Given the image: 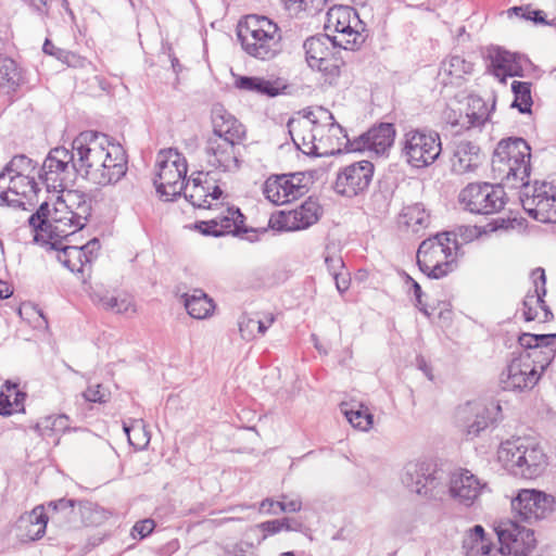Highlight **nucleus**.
<instances>
[{"label": "nucleus", "mask_w": 556, "mask_h": 556, "mask_svg": "<svg viewBox=\"0 0 556 556\" xmlns=\"http://www.w3.org/2000/svg\"><path fill=\"white\" fill-rule=\"evenodd\" d=\"M78 174L94 185L116 184L127 172L123 147L101 132H80L72 142Z\"/></svg>", "instance_id": "1"}, {"label": "nucleus", "mask_w": 556, "mask_h": 556, "mask_svg": "<svg viewBox=\"0 0 556 556\" xmlns=\"http://www.w3.org/2000/svg\"><path fill=\"white\" fill-rule=\"evenodd\" d=\"M52 203L43 202L29 216L34 230L48 232L51 239H65L81 230L91 215V201L84 192L63 189Z\"/></svg>", "instance_id": "2"}, {"label": "nucleus", "mask_w": 556, "mask_h": 556, "mask_svg": "<svg viewBox=\"0 0 556 556\" xmlns=\"http://www.w3.org/2000/svg\"><path fill=\"white\" fill-rule=\"evenodd\" d=\"M531 148L522 138H507L497 143L492 156L494 177L509 188L529 184Z\"/></svg>", "instance_id": "3"}, {"label": "nucleus", "mask_w": 556, "mask_h": 556, "mask_svg": "<svg viewBox=\"0 0 556 556\" xmlns=\"http://www.w3.org/2000/svg\"><path fill=\"white\" fill-rule=\"evenodd\" d=\"M237 36L244 52L255 59L271 60L282 51L280 29L266 16H247L239 23Z\"/></svg>", "instance_id": "4"}, {"label": "nucleus", "mask_w": 556, "mask_h": 556, "mask_svg": "<svg viewBox=\"0 0 556 556\" xmlns=\"http://www.w3.org/2000/svg\"><path fill=\"white\" fill-rule=\"evenodd\" d=\"M497 458L513 475L526 479L540 476L546 464L543 450L528 438H516L503 442L498 447Z\"/></svg>", "instance_id": "5"}, {"label": "nucleus", "mask_w": 556, "mask_h": 556, "mask_svg": "<svg viewBox=\"0 0 556 556\" xmlns=\"http://www.w3.org/2000/svg\"><path fill=\"white\" fill-rule=\"evenodd\" d=\"M457 242L453 232L438 233L424 240L417 251L419 269L431 279H441L456 267Z\"/></svg>", "instance_id": "6"}, {"label": "nucleus", "mask_w": 556, "mask_h": 556, "mask_svg": "<svg viewBox=\"0 0 556 556\" xmlns=\"http://www.w3.org/2000/svg\"><path fill=\"white\" fill-rule=\"evenodd\" d=\"M536 350L530 354H519L513 358L501 374V384L504 390H531L540 380L542 372L551 364V353L547 357L538 358Z\"/></svg>", "instance_id": "7"}, {"label": "nucleus", "mask_w": 556, "mask_h": 556, "mask_svg": "<svg viewBox=\"0 0 556 556\" xmlns=\"http://www.w3.org/2000/svg\"><path fill=\"white\" fill-rule=\"evenodd\" d=\"M187 161L176 149L162 150L156 159V178L154 185L157 193L169 201L179 195L185 188Z\"/></svg>", "instance_id": "8"}, {"label": "nucleus", "mask_w": 556, "mask_h": 556, "mask_svg": "<svg viewBox=\"0 0 556 556\" xmlns=\"http://www.w3.org/2000/svg\"><path fill=\"white\" fill-rule=\"evenodd\" d=\"M75 154L64 147L52 149L46 156L38 178L48 191H60L71 186L78 174Z\"/></svg>", "instance_id": "9"}, {"label": "nucleus", "mask_w": 556, "mask_h": 556, "mask_svg": "<svg viewBox=\"0 0 556 556\" xmlns=\"http://www.w3.org/2000/svg\"><path fill=\"white\" fill-rule=\"evenodd\" d=\"M326 30L336 35L331 36L334 43L344 50H355L365 40L364 27L356 12L344 5L333 7L327 13Z\"/></svg>", "instance_id": "10"}, {"label": "nucleus", "mask_w": 556, "mask_h": 556, "mask_svg": "<svg viewBox=\"0 0 556 556\" xmlns=\"http://www.w3.org/2000/svg\"><path fill=\"white\" fill-rule=\"evenodd\" d=\"M402 146L403 156L415 168L431 165L442 152L439 134L427 129L408 130L404 135Z\"/></svg>", "instance_id": "11"}, {"label": "nucleus", "mask_w": 556, "mask_h": 556, "mask_svg": "<svg viewBox=\"0 0 556 556\" xmlns=\"http://www.w3.org/2000/svg\"><path fill=\"white\" fill-rule=\"evenodd\" d=\"M503 186L469 184L459 193V202L475 214H493L500 212L506 204Z\"/></svg>", "instance_id": "12"}, {"label": "nucleus", "mask_w": 556, "mask_h": 556, "mask_svg": "<svg viewBox=\"0 0 556 556\" xmlns=\"http://www.w3.org/2000/svg\"><path fill=\"white\" fill-rule=\"evenodd\" d=\"M511 508L521 520L532 523L548 518L556 510V498L536 489H521L511 500Z\"/></svg>", "instance_id": "13"}, {"label": "nucleus", "mask_w": 556, "mask_h": 556, "mask_svg": "<svg viewBox=\"0 0 556 556\" xmlns=\"http://www.w3.org/2000/svg\"><path fill=\"white\" fill-rule=\"evenodd\" d=\"M490 492L489 483L466 468H458L450 475L448 493L458 505L471 507Z\"/></svg>", "instance_id": "14"}, {"label": "nucleus", "mask_w": 556, "mask_h": 556, "mask_svg": "<svg viewBox=\"0 0 556 556\" xmlns=\"http://www.w3.org/2000/svg\"><path fill=\"white\" fill-rule=\"evenodd\" d=\"M374 170V164L365 160L345 165L338 170L333 189L346 198L363 194L370 186Z\"/></svg>", "instance_id": "15"}, {"label": "nucleus", "mask_w": 556, "mask_h": 556, "mask_svg": "<svg viewBox=\"0 0 556 556\" xmlns=\"http://www.w3.org/2000/svg\"><path fill=\"white\" fill-rule=\"evenodd\" d=\"M306 177L303 173L274 175L266 179L263 193L276 205H282L305 194Z\"/></svg>", "instance_id": "16"}, {"label": "nucleus", "mask_w": 556, "mask_h": 556, "mask_svg": "<svg viewBox=\"0 0 556 556\" xmlns=\"http://www.w3.org/2000/svg\"><path fill=\"white\" fill-rule=\"evenodd\" d=\"M320 214V205L317 201L309 198L294 210L281 211L273 215L269 219V225L273 229L280 231L303 230L316 224Z\"/></svg>", "instance_id": "17"}, {"label": "nucleus", "mask_w": 556, "mask_h": 556, "mask_svg": "<svg viewBox=\"0 0 556 556\" xmlns=\"http://www.w3.org/2000/svg\"><path fill=\"white\" fill-rule=\"evenodd\" d=\"M240 144L228 139L210 137L205 146V161L207 167L223 172L235 173L240 167Z\"/></svg>", "instance_id": "18"}, {"label": "nucleus", "mask_w": 556, "mask_h": 556, "mask_svg": "<svg viewBox=\"0 0 556 556\" xmlns=\"http://www.w3.org/2000/svg\"><path fill=\"white\" fill-rule=\"evenodd\" d=\"M435 470L429 462H409L401 473V481L406 489L418 495L429 496L438 485Z\"/></svg>", "instance_id": "19"}, {"label": "nucleus", "mask_w": 556, "mask_h": 556, "mask_svg": "<svg viewBox=\"0 0 556 556\" xmlns=\"http://www.w3.org/2000/svg\"><path fill=\"white\" fill-rule=\"evenodd\" d=\"M48 507L53 511L52 519L59 521L65 520L74 522L75 517L79 514L81 522L85 526L97 525L101 520V513L98 507L90 502H76L74 500L61 498L50 502Z\"/></svg>", "instance_id": "20"}, {"label": "nucleus", "mask_w": 556, "mask_h": 556, "mask_svg": "<svg viewBox=\"0 0 556 556\" xmlns=\"http://www.w3.org/2000/svg\"><path fill=\"white\" fill-rule=\"evenodd\" d=\"M288 130L293 143L302 153L311 156L327 155V150L323 142L319 141V146H315L316 138L311 112L302 118H291L288 122Z\"/></svg>", "instance_id": "21"}, {"label": "nucleus", "mask_w": 556, "mask_h": 556, "mask_svg": "<svg viewBox=\"0 0 556 556\" xmlns=\"http://www.w3.org/2000/svg\"><path fill=\"white\" fill-rule=\"evenodd\" d=\"M533 280V291H529L525 296L522 303L523 317L527 321L539 319L541 321H547L552 312L548 309L544 302L546 295V277L545 271L542 268H536L531 274Z\"/></svg>", "instance_id": "22"}, {"label": "nucleus", "mask_w": 556, "mask_h": 556, "mask_svg": "<svg viewBox=\"0 0 556 556\" xmlns=\"http://www.w3.org/2000/svg\"><path fill=\"white\" fill-rule=\"evenodd\" d=\"M244 216L239 208L225 207L215 217L206 222H201L197 228L203 233L214 237L225 235H237L243 229Z\"/></svg>", "instance_id": "23"}, {"label": "nucleus", "mask_w": 556, "mask_h": 556, "mask_svg": "<svg viewBox=\"0 0 556 556\" xmlns=\"http://www.w3.org/2000/svg\"><path fill=\"white\" fill-rule=\"evenodd\" d=\"M394 137L395 129L392 124H380L351 142L350 148L353 151H369L382 155L391 148Z\"/></svg>", "instance_id": "24"}, {"label": "nucleus", "mask_w": 556, "mask_h": 556, "mask_svg": "<svg viewBox=\"0 0 556 556\" xmlns=\"http://www.w3.org/2000/svg\"><path fill=\"white\" fill-rule=\"evenodd\" d=\"M9 182L0 187V206L20 207L25 204V199L38 191V185L35 177L20 175H7Z\"/></svg>", "instance_id": "25"}, {"label": "nucleus", "mask_w": 556, "mask_h": 556, "mask_svg": "<svg viewBox=\"0 0 556 556\" xmlns=\"http://www.w3.org/2000/svg\"><path fill=\"white\" fill-rule=\"evenodd\" d=\"M489 71L501 81L506 83L507 77L522 76L520 58L514 53L493 47L488 50Z\"/></svg>", "instance_id": "26"}, {"label": "nucleus", "mask_w": 556, "mask_h": 556, "mask_svg": "<svg viewBox=\"0 0 556 556\" xmlns=\"http://www.w3.org/2000/svg\"><path fill=\"white\" fill-rule=\"evenodd\" d=\"M311 114L314 122L315 146H319L320 139V142L324 143L327 150V155L339 151V148L334 147L332 139L342 132V128L339 124L334 123L332 114L323 108L317 109L316 112H311Z\"/></svg>", "instance_id": "27"}, {"label": "nucleus", "mask_w": 556, "mask_h": 556, "mask_svg": "<svg viewBox=\"0 0 556 556\" xmlns=\"http://www.w3.org/2000/svg\"><path fill=\"white\" fill-rule=\"evenodd\" d=\"M213 136L228 139L235 144H241L245 137L244 126L222 106L213 110Z\"/></svg>", "instance_id": "28"}, {"label": "nucleus", "mask_w": 556, "mask_h": 556, "mask_svg": "<svg viewBox=\"0 0 556 556\" xmlns=\"http://www.w3.org/2000/svg\"><path fill=\"white\" fill-rule=\"evenodd\" d=\"M473 65L460 55H451L439 71V77L444 86H460L467 75L472 73Z\"/></svg>", "instance_id": "29"}, {"label": "nucleus", "mask_w": 556, "mask_h": 556, "mask_svg": "<svg viewBox=\"0 0 556 556\" xmlns=\"http://www.w3.org/2000/svg\"><path fill=\"white\" fill-rule=\"evenodd\" d=\"M480 149L470 141L456 143L452 162V169L456 174L472 172L480 163Z\"/></svg>", "instance_id": "30"}, {"label": "nucleus", "mask_w": 556, "mask_h": 556, "mask_svg": "<svg viewBox=\"0 0 556 556\" xmlns=\"http://www.w3.org/2000/svg\"><path fill=\"white\" fill-rule=\"evenodd\" d=\"M186 188L187 192L185 197L194 207L208 210L217 208L218 203L213 202L218 201L223 194L218 186H213L212 191H210L211 187H205L198 182L197 179H193L192 186H186Z\"/></svg>", "instance_id": "31"}, {"label": "nucleus", "mask_w": 556, "mask_h": 556, "mask_svg": "<svg viewBox=\"0 0 556 556\" xmlns=\"http://www.w3.org/2000/svg\"><path fill=\"white\" fill-rule=\"evenodd\" d=\"M338 48L339 45L334 43L330 35L313 36L307 38L303 43L305 60L309 67L319 60L329 56L330 53L334 52Z\"/></svg>", "instance_id": "32"}, {"label": "nucleus", "mask_w": 556, "mask_h": 556, "mask_svg": "<svg viewBox=\"0 0 556 556\" xmlns=\"http://www.w3.org/2000/svg\"><path fill=\"white\" fill-rule=\"evenodd\" d=\"M48 517L42 506L35 507L31 511L22 515L17 521L20 530H24L23 536L27 540L40 539L47 528Z\"/></svg>", "instance_id": "33"}, {"label": "nucleus", "mask_w": 556, "mask_h": 556, "mask_svg": "<svg viewBox=\"0 0 556 556\" xmlns=\"http://www.w3.org/2000/svg\"><path fill=\"white\" fill-rule=\"evenodd\" d=\"M21 72L14 60L0 55V98L11 101L12 93L20 86Z\"/></svg>", "instance_id": "34"}, {"label": "nucleus", "mask_w": 556, "mask_h": 556, "mask_svg": "<svg viewBox=\"0 0 556 556\" xmlns=\"http://www.w3.org/2000/svg\"><path fill=\"white\" fill-rule=\"evenodd\" d=\"M91 296L94 303L113 313L126 315L136 313L134 299L127 293L111 294L105 292L102 294L94 291Z\"/></svg>", "instance_id": "35"}, {"label": "nucleus", "mask_w": 556, "mask_h": 556, "mask_svg": "<svg viewBox=\"0 0 556 556\" xmlns=\"http://www.w3.org/2000/svg\"><path fill=\"white\" fill-rule=\"evenodd\" d=\"M556 339V333L549 334H532V333H523L519 337V344L525 348V351L520 354H530L534 350H536L538 358L542 359L547 357V352L551 353V361L554 358L555 349L554 341Z\"/></svg>", "instance_id": "36"}, {"label": "nucleus", "mask_w": 556, "mask_h": 556, "mask_svg": "<svg viewBox=\"0 0 556 556\" xmlns=\"http://www.w3.org/2000/svg\"><path fill=\"white\" fill-rule=\"evenodd\" d=\"M463 547L467 556H491L493 552V544L480 525H476L467 532Z\"/></svg>", "instance_id": "37"}, {"label": "nucleus", "mask_w": 556, "mask_h": 556, "mask_svg": "<svg viewBox=\"0 0 556 556\" xmlns=\"http://www.w3.org/2000/svg\"><path fill=\"white\" fill-rule=\"evenodd\" d=\"M26 394L18 390L17 384L7 381L0 392V415L9 416L23 412Z\"/></svg>", "instance_id": "38"}, {"label": "nucleus", "mask_w": 556, "mask_h": 556, "mask_svg": "<svg viewBox=\"0 0 556 556\" xmlns=\"http://www.w3.org/2000/svg\"><path fill=\"white\" fill-rule=\"evenodd\" d=\"M184 299L186 309L193 318H206L214 309L212 299H210L202 290H193L192 293L185 294Z\"/></svg>", "instance_id": "39"}, {"label": "nucleus", "mask_w": 556, "mask_h": 556, "mask_svg": "<svg viewBox=\"0 0 556 556\" xmlns=\"http://www.w3.org/2000/svg\"><path fill=\"white\" fill-rule=\"evenodd\" d=\"M341 412L355 429L368 431L372 426V414L361 403L352 405L342 403Z\"/></svg>", "instance_id": "40"}, {"label": "nucleus", "mask_w": 556, "mask_h": 556, "mask_svg": "<svg viewBox=\"0 0 556 556\" xmlns=\"http://www.w3.org/2000/svg\"><path fill=\"white\" fill-rule=\"evenodd\" d=\"M400 223L417 233L429 225V214L421 204H412L403 208Z\"/></svg>", "instance_id": "41"}, {"label": "nucleus", "mask_w": 556, "mask_h": 556, "mask_svg": "<svg viewBox=\"0 0 556 556\" xmlns=\"http://www.w3.org/2000/svg\"><path fill=\"white\" fill-rule=\"evenodd\" d=\"M340 51L337 49L334 52H331L329 56L319 60L313 66L312 70H317L320 72L325 78V81L333 85L337 79L340 77L341 67L344 64L342 59L339 56Z\"/></svg>", "instance_id": "42"}, {"label": "nucleus", "mask_w": 556, "mask_h": 556, "mask_svg": "<svg viewBox=\"0 0 556 556\" xmlns=\"http://www.w3.org/2000/svg\"><path fill=\"white\" fill-rule=\"evenodd\" d=\"M236 87L269 97H275L279 92V87L275 83L262 77L240 76L236 80Z\"/></svg>", "instance_id": "43"}, {"label": "nucleus", "mask_w": 556, "mask_h": 556, "mask_svg": "<svg viewBox=\"0 0 556 556\" xmlns=\"http://www.w3.org/2000/svg\"><path fill=\"white\" fill-rule=\"evenodd\" d=\"M85 252L76 245H64L60 247L58 260L71 271H77L84 274L86 267L89 266L85 263Z\"/></svg>", "instance_id": "44"}, {"label": "nucleus", "mask_w": 556, "mask_h": 556, "mask_svg": "<svg viewBox=\"0 0 556 556\" xmlns=\"http://www.w3.org/2000/svg\"><path fill=\"white\" fill-rule=\"evenodd\" d=\"M494 531L497 535L500 546L514 542V539L523 538V532H533L513 519H502L494 522Z\"/></svg>", "instance_id": "45"}, {"label": "nucleus", "mask_w": 556, "mask_h": 556, "mask_svg": "<svg viewBox=\"0 0 556 556\" xmlns=\"http://www.w3.org/2000/svg\"><path fill=\"white\" fill-rule=\"evenodd\" d=\"M523 538L514 539L500 546L498 552L503 556H528L535 547L534 532H523Z\"/></svg>", "instance_id": "46"}, {"label": "nucleus", "mask_w": 556, "mask_h": 556, "mask_svg": "<svg viewBox=\"0 0 556 556\" xmlns=\"http://www.w3.org/2000/svg\"><path fill=\"white\" fill-rule=\"evenodd\" d=\"M36 169L34 161L26 155H15L10 163L0 173V187L5 182L7 175H20L33 177L31 174Z\"/></svg>", "instance_id": "47"}, {"label": "nucleus", "mask_w": 556, "mask_h": 556, "mask_svg": "<svg viewBox=\"0 0 556 556\" xmlns=\"http://www.w3.org/2000/svg\"><path fill=\"white\" fill-rule=\"evenodd\" d=\"M466 116L470 126L478 127L483 125L490 116V111L484 100L478 96L469 97Z\"/></svg>", "instance_id": "48"}, {"label": "nucleus", "mask_w": 556, "mask_h": 556, "mask_svg": "<svg viewBox=\"0 0 556 556\" xmlns=\"http://www.w3.org/2000/svg\"><path fill=\"white\" fill-rule=\"evenodd\" d=\"M514 93L513 106L517 108L521 113H530L532 106L531 84L527 81L514 80L511 84Z\"/></svg>", "instance_id": "49"}, {"label": "nucleus", "mask_w": 556, "mask_h": 556, "mask_svg": "<svg viewBox=\"0 0 556 556\" xmlns=\"http://www.w3.org/2000/svg\"><path fill=\"white\" fill-rule=\"evenodd\" d=\"M68 428V418L65 415L47 416L35 426L40 435H49L65 431Z\"/></svg>", "instance_id": "50"}, {"label": "nucleus", "mask_w": 556, "mask_h": 556, "mask_svg": "<svg viewBox=\"0 0 556 556\" xmlns=\"http://www.w3.org/2000/svg\"><path fill=\"white\" fill-rule=\"evenodd\" d=\"M42 50L46 54L55 56L58 60L64 64H67L68 66L76 67L83 64V59L79 55L55 47L49 39H46L42 46Z\"/></svg>", "instance_id": "51"}, {"label": "nucleus", "mask_w": 556, "mask_h": 556, "mask_svg": "<svg viewBox=\"0 0 556 556\" xmlns=\"http://www.w3.org/2000/svg\"><path fill=\"white\" fill-rule=\"evenodd\" d=\"M327 0H281L285 9L290 15H298L301 12H317L326 4Z\"/></svg>", "instance_id": "52"}, {"label": "nucleus", "mask_w": 556, "mask_h": 556, "mask_svg": "<svg viewBox=\"0 0 556 556\" xmlns=\"http://www.w3.org/2000/svg\"><path fill=\"white\" fill-rule=\"evenodd\" d=\"M123 429L130 445L144 447L149 443L141 420H134L131 425L124 424Z\"/></svg>", "instance_id": "53"}, {"label": "nucleus", "mask_w": 556, "mask_h": 556, "mask_svg": "<svg viewBox=\"0 0 556 556\" xmlns=\"http://www.w3.org/2000/svg\"><path fill=\"white\" fill-rule=\"evenodd\" d=\"M491 422V416L486 408L481 407L476 413V418L467 427V434L470 437H477L481 431L486 429Z\"/></svg>", "instance_id": "54"}, {"label": "nucleus", "mask_w": 556, "mask_h": 556, "mask_svg": "<svg viewBox=\"0 0 556 556\" xmlns=\"http://www.w3.org/2000/svg\"><path fill=\"white\" fill-rule=\"evenodd\" d=\"M83 396L88 402L105 403L110 399V392L102 384L89 386Z\"/></svg>", "instance_id": "55"}, {"label": "nucleus", "mask_w": 556, "mask_h": 556, "mask_svg": "<svg viewBox=\"0 0 556 556\" xmlns=\"http://www.w3.org/2000/svg\"><path fill=\"white\" fill-rule=\"evenodd\" d=\"M239 331L242 339L250 341L255 337L256 319L248 315H242L239 319Z\"/></svg>", "instance_id": "56"}, {"label": "nucleus", "mask_w": 556, "mask_h": 556, "mask_svg": "<svg viewBox=\"0 0 556 556\" xmlns=\"http://www.w3.org/2000/svg\"><path fill=\"white\" fill-rule=\"evenodd\" d=\"M277 507L283 513H298L302 508V501L299 496L281 495V501L277 502Z\"/></svg>", "instance_id": "57"}, {"label": "nucleus", "mask_w": 556, "mask_h": 556, "mask_svg": "<svg viewBox=\"0 0 556 556\" xmlns=\"http://www.w3.org/2000/svg\"><path fill=\"white\" fill-rule=\"evenodd\" d=\"M155 528V522L152 519H143L140 521H137L134 527L131 528V536L134 539H144L147 538Z\"/></svg>", "instance_id": "58"}, {"label": "nucleus", "mask_w": 556, "mask_h": 556, "mask_svg": "<svg viewBox=\"0 0 556 556\" xmlns=\"http://www.w3.org/2000/svg\"><path fill=\"white\" fill-rule=\"evenodd\" d=\"M406 282L410 285V287H412V289L414 291L415 299H416V304L415 305L426 316H430V313L428 312L426 305L422 302L424 292L421 290L420 285L416 280H414L410 276H408V275L406 276Z\"/></svg>", "instance_id": "59"}, {"label": "nucleus", "mask_w": 556, "mask_h": 556, "mask_svg": "<svg viewBox=\"0 0 556 556\" xmlns=\"http://www.w3.org/2000/svg\"><path fill=\"white\" fill-rule=\"evenodd\" d=\"M79 248L85 252V263L90 265L100 249V241L97 238H93Z\"/></svg>", "instance_id": "60"}, {"label": "nucleus", "mask_w": 556, "mask_h": 556, "mask_svg": "<svg viewBox=\"0 0 556 556\" xmlns=\"http://www.w3.org/2000/svg\"><path fill=\"white\" fill-rule=\"evenodd\" d=\"M260 527L266 534H276L283 530V521L281 519L269 520L261 523Z\"/></svg>", "instance_id": "61"}, {"label": "nucleus", "mask_w": 556, "mask_h": 556, "mask_svg": "<svg viewBox=\"0 0 556 556\" xmlns=\"http://www.w3.org/2000/svg\"><path fill=\"white\" fill-rule=\"evenodd\" d=\"M33 9L45 21L49 16V0H29Z\"/></svg>", "instance_id": "62"}, {"label": "nucleus", "mask_w": 556, "mask_h": 556, "mask_svg": "<svg viewBox=\"0 0 556 556\" xmlns=\"http://www.w3.org/2000/svg\"><path fill=\"white\" fill-rule=\"evenodd\" d=\"M336 287L340 293L345 292L350 287V278L346 275H343L341 273L333 271L332 273Z\"/></svg>", "instance_id": "63"}, {"label": "nucleus", "mask_w": 556, "mask_h": 556, "mask_svg": "<svg viewBox=\"0 0 556 556\" xmlns=\"http://www.w3.org/2000/svg\"><path fill=\"white\" fill-rule=\"evenodd\" d=\"M527 15L526 14H522V16L527 20H531L535 23H540V24H547V22L544 20V13L540 10H528L527 9Z\"/></svg>", "instance_id": "64"}]
</instances>
